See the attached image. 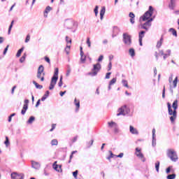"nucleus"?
Returning <instances> with one entry per match:
<instances>
[{"label":"nucleus","mask_w":179,"mask_h":179,"mask_svg":"<svg viewBox=\"0 0 179 179\" xmlns=\"http://www.w3.org/2000/svg\"><path fill=\"white\" fill-rule=\"evenodd\" d=\"M167 106H168V113H169V115H171L170 118V121L172 124H174V122L176 121V120H177V108H178V101L175 100L172 104V107L173 108H171V103H170V102L167 103Z\"/></svg>","instance_id":"1"},{"label":"nucleus","mask_w":179,"mask_h":179,"mask_svg":"<svg viewBox=\"0 0 179 179\" xmlns=\"http://www.w3.org/2000/svg\"><path fill=\"white\" fill-rule=\"evenodd\" d=\"M58 73H59V69L58 68H56L55 69V73L53 76L52 77L50 85L49 86V90H53V89L55 87V85H57V82H58Z\"/></svg>","instance_id":"2"},{"label":"nucleus","mask_w":179,"mask_h":179,"mask_svg":"<svg viewBox=\"0 0 179 179\" xmlns=\"http://www.w3.org/2000/svg\"><path fill=\"white\" fill-rule=\"evenodd\" d=\"M131 113V109L127 105H124L117 109V117H120V115L125 116L127 114H129Z\"/></svg>","instance_id":"3"},{"label":"nucleus","mask_w":179,"mask_h":179,"mask_svg":"<svg viewBox=\"0 0 179 179\" xmlns=\"http://www.w3.org/2000/svg\"><path fill=\"white\" fill-rule=\"evenodd\" d=\"M44 76H45V73H44V66L41 65L38 68L36 78L41 80V82H44Z\"/></svg>","instance_id":"4"},{"label":"nucleus","mask_w":179,"mask_h":179,"mask_svg":"<svg viewBox=\"0 0 179 179\" xmlns=\"http://www.w3.org/2000/svg\"><path fill=\"white\" fill-rule=\"evenodd\" d=\"M123 43L126 47H131L132 44V38L129 34L127 33H124L122 35Z\"/></svg>","instance_id":"5"},{"label":"nucleus","mask_w":179,"mask_h":179,"mask_svg":"<svg viewBox=\"0 0 179 179\" xmlns=\"http://www.w3.org/2000/svg\"><path fill=\"white\" fill-rule=\"evenodd\" d=\"M167 156L171 159L172 162H177L178 160V156L177 155V152L174 151V150L169 149L167 150Z\"/></svg>","instance_id":"6"},{"label":"nucleus","mask_w":179,"mask_h":179,"mask_svg":"<svg viewBox=\"0 0 179 179\" xmlns=\"http://www.w3.org/2000/svg\"><path fill=\"white\" fill-rule=\"evenodd\" d=\"M153 7L152 6H149V9L147 12L144 13L143 15V21L146 22V20H149L150 17H152V15H153Z\"/></svg>","instance_id":"7"},{"label":"nucleus","mask_w":179,"mask_h":179,"mask_svg":"<svg viewBox=\"0 0 179 179\" xmlns=\"http://www.w3.org/2000/svg\"><path fill=\"white\" fill-rule=\"evenodd\" d=\"M100 69H101V64L100 63H96L93 65V69H92V72L90 73L91 76H96L99 72H100Z\"/></svg>","instance_id":"8"},{"label":"nucleus","mask_w":179,"mask_h":179,"mask_svg":"<svg viewBox=\"0 0 179 179\" xmlns=\"http://www.w3.org/2000/svg\"><path fill=\"white\" fill-rule=\"evenodd\" d=\"M141 151V148H136L135 155L136 156H137V157H138V159H141L142 162H146V159L145 158V157L143 156V154Z\"/></svg>","instance_id":"9"},{"label":"nucleus","mask_w":179,"mask_h":179,"mask_svg":"<svg viewBox=\"0 0 179 179\" xmlns=\"http://www.w3.org/2000/svg\"><path fill=\"white\" fill-rule=\"evenodd\" d=\"M75 24V21H73L72 19L66 20L64 22V26H66L67 29H72Z\"/></svg>","instance_id":"10"},{"label":"nucleus","mask_w":179,"mask_h":179,"mask_svg":"<svg viewBox=\"0 0 179 179\" xmlns=\"http://www.w3.org/2000/svg\"><path fill=\"white\" fill-rule=\"evenodd\" d=\"M24 178V175L23 173H17L13 172L11 173V179H23Z\"/></svg>","instance_id":"11"},{"label":"nucleus","mask_w":179,"mask_h":179,"mask_svg":"<svg viewBox=\"0 0 179 179\" xmlns=\"http://www.w3.org/2000/svg\"><path fill=\"white\" fill-rule=\"evenodd\" d=\"M176 6H177V0H170L169 8L171 10H174V9H176Z\"/></svg>","instance_id":"12"},{"label":"nucleus","mask_w":179,"mask_h":179,"mask_svg":"<svg viewBox=\"0 0 179 179\" xmlns=\"http://www.w3.org/2000/svg\"><path fill=\"white\" fill-rule=\"evenodd\" d=\"M52 167L57 173H62V165L57 164V162L53 163Z\"/></svg>","instance_id":"13"},{"label":"nucleus","mask_w":179,"mask_h":179,"mask_svg":"<svg viewBox=\"0 0 179 179\" xmlns=\"http://www.w3.org/2000/svg\"><path fill=\"white\" fill-rule=\"evenodd\" d=\"M31 167L35 170H40V168L41 167V164H40V162L31 161Z\"/></svg>","instance_id":"14"},{"label":"nucleus","mask_w":179,"mask_h":179,"mask_svg":"<svg viewBox=\"0 0 179 179\" xmlns=\"http://www.w3.org/2000/svg\"><path fill=\"white\" fill-rule=\"evenodd\" d=\"M145 33H146V31H141L138 34V41H139V44L141 46L143 45L142 43V39L143 38V37H145Z\"/></svg>","instance_id":"15"},{"label":"nucleus","mask_w":179,"mask_h":179,"mask_svg":"<svg viewBox=\"0 0 179 179\" xmlns=\"http://www.w3.org/2000/svg\"><path fill=\"white\" fill-rule=\"evenodd\" d=\"M129 131L132 134V135L139 134V131H138V129H135L133 126L129 127Z\"/></svg>","instance_id":"16"},{"label":"nucleus","mask_w":179,"mask_h":179,"mask_svg":"<svg viewBox=\"0 0 179 179\" xmlns=\"http://www.w3.org/2000/svg\"><path fill=\"white\" fill-rule=\"evenodd\" d=\"M74 104L76 107V113H78V111H79V108H80V101L78 99H76V98L74 99Z\"/></svg>","instance_id":"17"},{"label":"nucleus","mask_w":179,"mask_h":179,"mask_svg":"<svg viewBox=\"0 0 179 179\" xmlns=\"http://www.w3.org/2000/svg\"><path fill=\"white\" fill-rule=\"evenodd\" d=\"M104 15H106V7L103 6L101 7V9L100 10V19L101 20H103L104 17Z\"/></svg>","instance_id":"18"},{"label":"nucleus","mask_w":179,"mask_h":179,"mask_svg":"<svg viewBox=\"0 0 179 179\" xmlns=\"http://www.w3.org/2000/svg\"><path fill=\"white\" fill-rule=\"evenodd\" d=\"M80 55L81 64H85L86 62V55H85L83 51H81V54H80Z\"/></svg>","instance_id":"19"},{"label":"nucleus","mask_w":179,"mask_h":179,"mask_svg":"<svg viewBox=\"0 0 179 179\" xmlns=\"http://www.w3.org/2000/svg\"><path fill=\"white\" fill-rule=\"evenodd\" d=\"M171 55V50H167L166 53H164V59H166V58H169Z\"/></svg>","instance_id":"20"},{"label":"nucleus","mask_w":179,"mask_h":179,"mask_svg":"<svg viewBox=\"0 0 179 179\" xmlns=\"http://www.w3.org/2000/svg\"><path fill=\"white\" fill-rule=\"evenodd\" d=\"M178 83V77H176L174 80L172 82V87L175 88L177 87V84Z\"/></svg>","instance_id":"21"},{"label":"nucleus","mask_w":179,"mask_h":179,"mask_svg":"<svg viewBox=\"0 0 179 179\" xmlns=\"http://www.w3.org/2000/svg\"><path fill=\"white\" fill-rule=\"evenodd\" d=\"M29 108V107H27V104H24L22 110H21V114L22 115H24L26 114V111H27V109Z\"/></svg>","instance_id":"22"},{"label":"nucleus","mask_w":179,"mask_h":179,"mask_svg":"<svg viewBox=\"0 0 179 179\" xmlns=\"http://www.w3.org/2000/svg\"><path fill=\"white\" fill-rule=\"evenodd\" d=\"M108 125L109 128H113L117 126V123L114 122H108Z\"/></svg>","instance_id":"23"},{"label":"nucleus","mask_w":179,"mask_h":179,"mask_svg":"<svg viewBox=\"0 0 179 179\" xmlns=\"http://www.w3.org/2000/svg\"><path fill=\"white\" fill-rule=\"evenodd\" d=\"M169 31L170 33H172L173 36H174L175 37H177V31H176V29H174V28H170L169 29Z\"/></svg>","instance_id":"24"},{"label":"nucleus","mask_w":179,"mask_h":179,"mask_svg":"<svg viewBox=\"0 0 179 179\" xmlns=\"http://www.w3.org/2000/svg\"><path fill=\"white\" fill-rule=\"evenodd\" d=\"M33 84L34 85V86L36 89H39V90L43 89V85H39L38 83H37V82L33 81Z\"/></svg>","instance_id":"25"},{"label":"nucleus","mask_w":179,"mask_h":179,"mask_svg":"<svg viewBox=\"0 0 179 179\" xmlns=\"http://www.w3.org/2000/svg\"><path fill=\"white\" fill-rule=\"evenodd\" d=\"M24 50V48H20V49L17 51V54H16L17 58H19V57H20V55H22V53L23 52Z\"/></svg>","instance_id":"26"},{"label":"nucleus","mask_w":179,"mask_h":179,"mask_svg":"<svg viewBox=\"0 0 179 179\" xmlns=\"http://www.w3.org/2000/svg\"><path fill=\"white\" fill-rule=\"evenodd\" d=\"M129 53L131 57H135V49L134 48H130L129 50Z\"/></svg>","instance_id":"27"},{"label":"nucleus","mask_w":179,"mask_h":179,"mask_svg":"<svg viewBox=\"0 0 179 179\" xmlns=\"http://www.w3.org/2000/svg\"><path fill=\"white\" fill-rule=\"evenodd\" d=\"M163 44V37L160 38V40L157 43V48H160Z\"/></svg>","instance_id":"28"},{"label":"nucleus","mask_w":179,"mask_h":179,"mask_svg":"<svg viewBox=\"0 0 179 179\" xmlns=\"http://www.w3.org/2000/svg\"><path fill=\"white\" fill-rule=\"evenodd\" d=\"M35 120H36V117H34V116H31L27 122V124H33V122H34Z\"/></svg>","instance_id":"29"},{"label":"nucleus","mask_w":179,"mask_h":179,"mask_svg":"<svg viewBox=\"0 0 179 179\" xmlns=\"http://www.w3.org/2000/svg\"><path fill=\"white\" fill-rule=\"evenodd\" d=\"M51 145L52 146H57L58 145V140L57 139H53L51 141Z\"/></svg>","instance_id":"30"},{"label":"nucleus","mask_w":179,"mask_h":179,"mask_svg":"<svg viewBox=\"0 0 179 179\" xmlns=\"http://www.w3.org/2000/svg\"><path fill=\"white\" fill-rule=\"evenodd\" d=\"M160 167V162L157 161L156 163H155V169H156V171L157 173H159V169Z\"/></svg>","instance_id":"31"},{"label":"nucleus","mask_w":179,"mask_h":179,"mask_svg":"<svg viewBox=\"0 0 179 179\" xmlns=\"http://www.w3.org/2000/svg\"><path fill=\"white\" fill-rule=\"evenodd\" d=\"M116 83H117V78H113V79L109 82L110 86H113V85H114V84Z\"/></svg>","instance_id":"32"},{"label":"nucleus","mask_w":179,"mask_h":179,"mask_svg":"<svg viewBox=\"0 0 179 179\" xmlns=\"http://www.w3.org/2000/svg\"><path fill=\"white\" fill-rule=\"evenodd\" d=\"M52 10V8L51 6H48L45 9V13H48L49 12H51Z\"/></svg>","instance_id":"33"},{"label":"nucleus","mask_w":179,"mask_h":179,"mask_svg":"<svg viewBox=\"0 0 179 179\" xmlns=\"http://www.w3.org/2000/svg\"><path fill=\"white\" fill-rule=\"evenodd\" d=\"M4 144L6 145V148H8L9 145H10V143L9 142V138H8V136H6V141L4 142Z\"/></svg>","instance_id":"34"},{"label":"nucleus","mask_w":179,"mask_h":179,"mask_svg":"<svg viewBox=\"0 0 179 179\" xmlns=\"http://www.w3.org/2000/svg\"><path fill=\"white\" fill-rule=\"evenodd\" d=\"M86 43H87L88 48H90L92 47V42H90V38H89V37L87 38Z\"/></svg>","instance_id":"35"},{"label":"nucleus","mask_w":179,"mask_h":179,"mask_svg":"<svg viewBox=\"0 0 179 179\" xmlns=\"http://www.w3.org/2000/svg\"><path fill=\"white\" fill-rule=\"evenodd\" d=\"M69 51H71V46L66 45L65 48V52L67 55H69Z\"/></svg>","instance_id":"36"},{"label":"nucleus","mask_w":179,"mask_h":179,"mask_svg":"<svg viewBox=\"0 0 179 179\" xmlns=\"http://www.w3.org/2000/svg\"><path fill=\"white\" fill-rule=\"evenodd\" d=\"M122 83L123 86H124V87H129L128 81H127V80H122Z\"/></svg>","instance_id":"37"},{"label":"nucleus","mask_w":179,"mask_h":179,"mask_svg":"<svg viewBox=\"0 0 179 179\" xmlns=\"http://www.w3.org/2000/svg\"><path fill=\"white\" fill-rule=\"evenodd\" d=\"M94 12L95 13V16H97V15H99V6H95Z\"/></svg>","instance_id":"38"},{"label":"nucleus","mask_w":179,"mask_h":179,"mask_svg":"<svg viewBox=\"0 0 179 179\" xmlns=\"http://www.w3.org/2000/svg\"><path fill=\"white\" fill-rule=\"evenodd\" d=\"M166 178L167 179H174V178H176V174L173 173V174L168 175Z\"/></svg>","instance_id":"39"},{"label":"nucleus","mask_w":179,"mask_h":179,"mask_svg":"<svg viewBox=\"0 0 179 179\" xmlns=\"http://www.w3.org/2000/svg\"><path fill=\"white\" fill-rule=\"evenodd\" d=\"M144 24L145 25V27H148V29H149V27L152 26V22H150V21H147L144 23Z\"/></svg>","instance_id":"40"},{"label":"nucleus","mask_w":179,"mask_h":179,"mask_svg":"<svg viewBox=\"0 0 179 179\" xmlns=\"http://www.w3.org/2000/svg\"><path fill=\"white\" fill-rule=\"evenodd\" d=\"M13 23H14V21H12L11 23H10V25L9 26V28H8V34H10V31L12 30V27H13Z\"/></svg>","instance_id":"41"},{"label":"nucleus","mask_w":179,"mask_h":179,"mask_svg":"<svg viewBox=\"0 0 179 179\" xmlns=\"http://www.w3.org/2000/svg\"><path fill=\"white\" fill-rule=\"evenodd\" d=\"M78 151H73L71 152V155H70V159L69 161V163H71V160H72V159H73V155H75V153H77Z\"/></svg>","instance_id":"42"},{"label":"nucleus","mask_w":179,"mask_h":179,"mask_svg":"<svg viewBox=\"0 0 179 179\" xmlns=\"http://www.w3.org/2000/svg\"><path fill=\"white\" fill-rule=\"evenodd\" d=\"M115 134H118L120 132V129H118V124H116V127H113Z\"/></svg>","instance_id":"43"},{"label":"nucleus","mask_w":179,"mask_h":179,"mask_svg":"<svg viewBox=\"0 0 179 179\" xmlns=\"http://www.w3.org/2000/svg\"><path fill=\"white\" fill-rule=\"evenodd\" d=\"M78 173H79V171L78 170H76V171L73 172V176L76 179H78Z\"/></svg>","instance_id":"44"},{"label":"nucleus","mask_w":179,"mask_h":179,"mask_svg":"<svg viewBox=\"0 0 179 179\" xmlns=\"http://www.w3.org/2000/svg\"><path fill=\"white\" fill-rule=\"evenodd\" d=\"M165 97H166V87L164 86V89L162 91V99H165Z\"/></svg>","instance_id":"45"},{"label":"nucleus","mask_w":179,"mask_h":179,"mask_svg":"<svg viewBox=\"0 0 179 179\" xmlns=\"http://www.w3.org/2000/svg\"><path fill=\"white\" fill-rule=\"evenodd\" d=\"M152 139H156V129H152Z\"/></svg>","instance_id":"46"},{"label":"nucleus","mask_w":179,"mask_h":179,"mask_svg":"<svg viewBox=\"0 0 179 179\" xmlns=\"http://www.w3.org/2000/svg\"><path fill=\"white\" fill-rule=\"evenodd\" d=\"M62 85H63V83H62V76H61L60 78H59V83H58L59 87H62Z\"/></svg>","instance_id":"47"},{"label":"nucleus","mask_w":179,"mask_h":179,"mask_svg":"<svg viewBox=\"0 0 179 179\" xmlns=\"http://www.w3.org/2000/svg\"><path fill=\"white\" fill-rule=\"evenodd\" d=\"M8 48H9V45H7V46L6 47V48L4 49V51L3 52V55H6V52H8Z\"/></svg>","instance_id":"48"},{"label":"nucleus","mask_w":179,"mask_h":179,"mask_svg":"<svg viewBox=\"0 0 179 179\" xmlns=\"http://www.w3.org/2000/svg\"><path fill=\"white\" fill-rule=\"evenodd\" d=\"M173 89H174V87H173V85L171 84L169 86V90H170V93H171V94H173V93H174V91L173 90Z\"/></svg>","instance_id":"49"},{"label":"nucleus","mask_w":179,"mask_h":179,"mask_svg":"<svg viewBox=\"0 0 179 179\" xmlns=\"http://www.w3.org/2000/svg\"><path fill=\"white\" fill-rule=\"evenodd\" d=\"M29 41H30V34L27 35L25 38V43H29Z\"/></svg>","instance_id":"50"},{"label":"nucleus","mask_w":179,"mask_h":179,"mask_svg":"<svg viewBox=\"0 0 179 179\" xmlns=\"http://www.w3.org/2000/svg\"><path fill=\"white\" fill-rule=\"evenodd\" d=\"M112 68H113V64L111 63V62H110L108 65V71H110Z\"/></svg>","instance_id":"51"},{"label":"nucleus","mask_w":179,"mask_h":179,"mask_svg":"<svg viewBox=\"0 0 179 179\" xmlns=\"http://www.w3.org/2000/svg\"><path fill=\"white\" fill-rule=\"evenodd\" d=\"M50 96V91H46L45 94L43 95V97H45L46 99Z\"/></svg>","instance_id":"52"},{"label":"nucleus","mask_w":179,"mask_h":179,"mask_svg":"<svg viewBox=\"0 0 179 179\" xmlns=\"http://www.w3.org/2000/svg\"><path fill=\"white\" fill-rule=\"evenodd\" d=\"M141 29H144V30H146V31H148V30H149V28H148V27H146V26L145 25V24H143L141 25Z\"/></svg>","instance_id":"53"},{"label":"nucleus","mask_w":179,"mask_h":179,"mask_svg":"<svg viewBox=\"0 0 179 179\" xmlns=\"http://www.w3.org/2000/svg\"><path fill=\"white\" fill-rule=\"evenodd\" d=\"M66 43H67V44L68 43H70V44H71V43H72V40H69V37H68V36H66Z\"/></svg>","instance_id":"54"},{"label":"nucleus","mask_w":179,"mask_h":179,"mask_svg":"<svg viewBox=\"0 0 179 179\" xmlns=\"http://www.w3.org/2000/svg\"><path fill=\"white\" fill-rule=\"evenodd\" d=\"M43 174L46 177H48V176H50V173L48 172H47V170H45V169L43 170Z\"/></svg>","instance_id":"55"},{"label":"nucleus","mask_w":179,"mask_h":179,"mask_svg":"<svg viewBox=\"0 0 179 179\" xmlns=\"http://www.w3.org/2000/svg\"><path fill=\"white\" fill-rule=\"evenodd\" d=\"M111 75V72L107 73L105 77V79H110V76Z\"/></svg>","instance_id":"56"},{"label":"nucleus","mask_w":179,"mask_h":179,"mask_svg":"<svg viewBox=\"0 0 179 179\" xmlns=\"http://www.w3.org/2000/svg\"><path fill=\"white\" fill-rule=\"evenodd\" d=\"M103 58H104V57L103 55H100L98 59V62H101V61H103Z\"/></svg>","instance_id":"57"},{"label":"nucleus","mask_w":179,"mask_h":179,"mask_svg":"<svg viewBox=\"0 0 179 179\" xmlns=\"http://www.w3.org/2000/svg\"><path fill=\"white\" fill-rule=\"evenodd\" d=\"M129 17H131V19L135 18V14H134V13H130L129 14Z\"/></svg>","instance_id":"58"},{"label":"nucleus","mask_w":179,"mask_h":179,"mask_svg":"<svg viewBox=\"0 0 179 179\" xmlns=\"http://www.w3.org/2000/svg\"><path fill=\"white\" fill-rule=\"evenodd\" d=\"M169 82L170 83V85H171L172 82H173V75H171L169 78Z\"/></svg>","instance_id":"59"},{"label":"nucleus","mask_w":179,"mask_h":179,"mask_svg":"<svg viewBox=\"0 0 179 179\" xmlns=\"http://www.w3.org/2000/svg\"><path fill=\"white\" fill-rule=\"evenodd\" d=\"M152 145L153 148H155V146H156V138L152 139Z\"/></svg>","instance_id":"60"},{"label":"nucleus","mask_w":179,"mask_h":179,"mask_svg":"<svg viewBox=\"0 0 179 179\" xmlns=\"http://www.w3.org/2000/svg\"><path fill=\"white\" fill-rule=\"evenodd\" d=\"M45 61L48 62V64H50L51 61L50 60V58L48 57H45Z\"/></svg>","instance_id":"61"},{"label":"nucleus","mask_w":179,"mask_h":179,"mask_svg":"<svg viewBox=\"0 0 179 179\" xmlns=\"http://www.w3.org/2000/svg\"><path fill=\"white\" fill-rule=\"evenodd\" d=\"M76 141H78V136L73 137V138L72 139L73 143H75V142H76Z\"/></svg>","instance_id":"62"},{"label":"nucleus","mask_w":179,"mask_h":179,"mask_svg":"<svg viewBox=\"0 0 179 179\" xmlns=\"http://www.w3.org/2000/svg\"><path fill=\"white\" fill-rule=\"evenodd\" d=\"M171 170V166L168 167V168L166 169V174L170 173Z\"/></svg>","instance_id":"63"},{"label":"nucleus","mask_w":179,"mask_h":179,"mask_svg":"<svg viewBox=\"0 0 179 179\" xmlns=\"http://www.w3.org/2000/svg\"><path fill=\"white\" fill-rule=\"evenodd\" d=\"M164 55V52L163 50H159V55Z\"/></svg>","instance_id":"64"}]
</instances>
